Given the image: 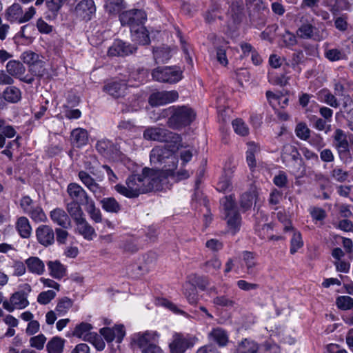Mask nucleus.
I'll return each mask as SVG.
<instances>
[{
	"instance_id": "f257e3e1",
	"label": "nucleus",
	"mask_w": 353,
	"mask_h": 353,
	"mask_svg": "<svg viewBox=\"0 0 353 353\" xmlns=\"http://www.w3.org/2000/svg\"><path fill=\"white\" fill-rule=\"evenodd\" d=\"M165 179L161 178V173L150 168H145L140 174L130 175L125 183H119L114 190L127 198H136L141 194L150 191H160L163 189Z\"/></svg>"
},
{
	"instance_id": "f03ea898",
	"label": "nucleus",
	"mask_w": 353,
	"mask_h": 353,
	"mask_svg": "<svg viewBox=\"0 0 353 353\" xmlns=\"http://www.w3.org/2000/svg\"><path fill=\"white\" fill-rule=\"evenodd\" d=\"M168 147H154L150 154L151 163L157 168V169L152 170L160 172L161 178L165 179V181L166 177L163 176V173L165 171L177 168L178 159L174 154V152L179 150V148H173L171 144L168 145Z\"/></svg>"
},
{
	"instance_id": "7ed1b4c3",
	"label": "nucleus",
	"mask_w": 353,
	"mask_h": 353,
	"mask_svg": "<svg viewBox=\"0 0 353 353\" xmlns=\"http://www.w3.org/2000/svg\"><path fill=\"white\" fill-rule=\"evenodd\" d=\"M161 117H168L167 124L174 130H181L190 125L195 119L196 114L190 107L185 105H172L162 110Z\"/></svg>"
},
{
	"instance_id": "20e7f679",
	"label": "nucleus",
	"mask_w": 353,
	"mask_h": 353,
	"mask_svg": "<svg viewBox=\"0 0 353 353\" xmlns=\"http://www.w3.org/2000/svg\"><path fill=\"white\" fill-rule=\"evenodd\" d=\"M160 334L154 330L134 333L131 336V344L141 350V353H164L158 345Z\"/></svg>"
},
{
	"instance_id": "39448f33",
	"label": "nucleus",
	"mask_w": 353,
	"mask_h": 353,
	"mask_svg": "<svg viewBox=\"0 0 353 353\" xmlns=\"http://www.w3.org/2000/svg\"><path fill=\"white\" fill-rule=\"evenodd\" d=\"M144 139L171 144L173 148H182L181 137L169 130L157 126L148 127L143 134Z\"/></svg>"
},
{
	"instance_id": "423d86ee",
	"label": "nucleus",
	"mask_w": 353,
	"mask_h": 353,
	"mask_svg": "<svg viewBox=\"0 0 353 353\" xmlns=\"http://www.w3.org/2000/svg\"><path fill=\"white\" fill-rule=\"evenodd\" d=\"M221 203L223 207L228 232L235 234L240 230L242 222L241 214L236 206L235 199L233 195L225 196L221 200Z\"/></svg>"
},
{
	"instance_id": "0eeeda50",
	"label": "nucleus",
	"mask_w": 353,
	"mask_h": 353,
	"mask_svg": "<svg viewBox=\"0 0 353 353\" xmlns=\"http://www.w3.org/2000/svg\"><path fill=\"white\" fill-rule=\"evenodd\" d=\"M300 21L301 25L296 31V34L299 39H310L319 42L327 38L328 33L323 23H321L316 26L313 23V19L309 21L307 19L304 20L303 17L301 18Z\"/></svg>"
},
{
	"instance_id": "6e6552de",
	"label": "nucleus",
	"mask_w": 353,
	"mask_h": 353,
	"mask_svg": "<svg viewBox=\"0 0 353 353\" xmlns=\"http://www.w3.org/2000/svg\"><path fill=\"white\" fill-rule=\"evenodd\" d=\"M182 70L179 67L160 66L152 71V79L158 82L176 83L183 77Z\"/></svg>"
},
{
	"instance_id": "1a4fd4ad",
	"label": "nucleus",
	"mask_w": 353,
	"mask_h": 353,
	"mask_svg": "<svg viewBox=\"0 0 353 353\" xmlns=\"http://www.w3.org/2000/svg\"><path fill=\"white\" fill-rule=\"evenodd\" d=\"M283 161H290L287 165L292 174L301 175L305 172L303 161L297 148L292 145L287 144L284 145L281 156Z\"/></svg>"
},
{
	"instance_id": "9d476101",
	"label": "nucleus",
	"mask_w": 353,
	"mask_h": 353,
	"mask_svg": "<svg viewBox=\"0 0 353 353\" xmlns=\"http://www.w3.org/2000/svg\"><path fill=\"white\" fill-rule=\"evenodd\" d=\"M119 19L123 26H127L131 30L144 26L147 16L142 10L132 9L122 12Z\"/></svg>"
},
{
	"instance_id": "9b49d317",
	"label": "nucleus",
	"mask_w": 353,
	"mask_h": 353,
	"mask_svg": "<svg viewBox=\"0 0 353 353\" xmlns=\"http://www.w3.org/2000/svg\"><path fill=\"white\" fill-rule=\"evenodd\" d=\"M35 13L36 10L32 6L23 12L22 7L19 3H14L7 8L5 17L10 23H23L30 21Z\"/></svg>"
},
{
	"instance_id": "f8f14e48",
	"label": "nucleus",
	"mask_w": 353,
	"mask_h": 353,
	"mask_svg": "<svg viewBox=\"0 0 353 353\" xmlns=\"http://www.w3.org/2000/svg\"><path fill=\"white\" fill-rule=\"evenodd\" d=\"M194 343V338L190 335L175 332L172 335V340L169 344V347L172 353H184Z\"/></svg>"
},
{
	"instance_id": "ddd939ff",
	"label": "nucleus",
	"mask_w": 353,
	"mask_h": 353,
	"mask_svg": "<svg viewBox=\"0 0 353 353\" xmlns=\"http://www.w3.org/2000/svg\"><path fill=\"white\" fill-rule=\"evenodd\" d=\"M28 294L23 290L13 293L9 300H5L3 303V307L9 312L15 310H22L29 305L28 300Z\"/></svg>"
},
{
	"instance_id": "4468645a",
	"label": "nucleus",
	"mask_w": 353,
	"mask_h": 353,
	"mask_svg": "<svg viewBox=\"0 0 353 353\" xmlns=\"http://www.w3.org/2000/svg\"><path fill=\"white\" fill-rule=\"evenodd\" d=\"M258 262L256 255L249 251H243L240 256L237 269L252 276L257 273Z\"/></svg>"
},
{
	"instance_id": "2eb2a0df",
	"label": "nucleus",
	"mask_w": 353,
	"mask_h": 353,
	"mask_svg": "<svg viewBox=\"0 0 353 353\" xmlns=\"http://www.w3.org/2000/svg\"><path fill=\"white\" fill-rule=\"evenodd\" d=\"M178 99L179 93L176 90L158 91L150 95L148 101L152 106H159L173 103Z\"/></svg>"
},
{
	"instance_id": "dca6fc26",
	"label": "nucleus",
	"mask_w": 353,
	"mask_h": 353,
	"mask_svg": "<svg viewBox=\"0 0 353 353\" xmlns=\"http://www.w3.org/2000/svg\"><path fill=\"white\" fill-rule=\"evenodd\" d=\"M136 50L134 46L118 39L110 46L108 54L110 57H125L133 54Z\"/></svg>"
},
{
	"instance_id": "f3484780",
	"label": "nucleus",
	"mask_w": 353,
	"mask_h": 353,
	"mask_svg": "<svg viewBox=\"0 0 353 353\" xmlns=\"http://www.w3.org/2000/svg\"><path fill=\"white\" fill-rule=\"evenodd\" d=\"M99 333L107 343H111L115 340L117 343H121L125 336V327L121 324L115 325L113 327H102L100 329Z\"/></svg>"
},
{
	"instance_id": "a211bd4d",
	"label": "nucleus",
	"mask_w": 353,
	"mask_h": 353,
	"mask_svg": "<svg viewBox=\"0 0 353 353\" xmlns=\"http://www.w3.org/2000/svg\"><path fill=\"white\" fill-rule=\"evenodd\" d=\"M67 192L72 201L85 205L90 199L85 190L76 183H70L67 187Z\"/></svg>"
},
{
	"instance_id": "6ab92c4d",
	"label": "nucleus",
	"mask_w": 353,
	"mask_h": 353,
	"mask_svg": "<svg viewBox=\"0 0 353 353\" xmlns=\"http://www.w3.org/2000/svg\"><path fill=\"white\" fill-rule=\"evenodd\" d=\"M78 16L85 21L91 19L96 12V6L93 0H82L75 7Z\"/></svg>"
},
{
	"instance_id": "aec40b11",
	"label": "nucleus",
	"mask_w": 353,
	"mask_h": 353,
	"mask_svg": "<svg viewBox=\"0 0 353 353\" xmlns=\"http://www.w3.org/2000/svg\"><path fill=\"white\" fill-rule=\"evenodd\" d=\"M36 236L38 242L44 245H52L54 241V233L52 228L47 225H41L36 230Z\"/></svg>"
},
{
	"instance_id": "412c9836",
	"label": "nucleus",
	"mask_w": 353,
	"mask_h": 353,
	"mask_svg": "<svg viewBox=\"0 0 353 353\" xmlns=\"http://www.w3.org/2000/svg\"><path fill=\"white\" fill-rule=\"evenodd\" d=\"M50 216L53 223L63 228H68L70 225V217L63 209L57 208L52 210Z\"/></svg>"
},
{
	"instance_id": "4be33fe9",
	"label": "nucleus",
	"mask_w": 353,
	"mask_h": 353,
	"mask_svg": "<svg viewBox=\"0 0 353 353\" xmlns=\"http://www.w3.org/2000/svg\"><path fill=\"white\" fill-rule=\"evenodd\" d=\"M77 225V230L85 239L92 241L97 236L94 229L84 218L81 221L75 223Z\"/></svg>"
},
{
	"instance_id": "5701e85b",
	"label": "nucleus",
	"mask_w": 353,
	"mask_h": 353,
	"mask_svg": "<svg viewBox=\"0 0 353 353\" xmlns=\"http://www.w3.org/2000/svg\"><path fill=\"white\" fill-rule=\"evenodd\" d=\"M70 137L72 145L77 148H81L88 142V133L83 128L74 129Z\"/></svg>"
},
{
	"instance_id": "b1692460",
	"label": "nucleus",
	"mask_w": 353,
	"mask_h": 353,
	"mask_svg": "<svg viewBox=\"0 0 353 353\" xmlns=\"http://www.w3.org/2000/svg\"><path fill=\"white\" fill-rule=\"evenodd\" d=\"M228 43H229L224 39L221 41L219 39H216L214 42L216 50V60L223 66H226L228 64V60L226 55V48H228Z\"/></svg>"
},
{
	"instance_id": "393cba45",
	"label": "nucleus",
	"mask_w": 353,
	"mask_h": 353,
	"mask_svg": "<svg viewBox=\"0 0 353 353\" xmlns=\"http://www.w3.org/2000/svg\"><path fill=\"white\" fill-rule=\"evenodd\" d=\"M28 272L42 275L45 272V264L39 257L30 256L25 261Z\"/></svg>"
},
{
	"instance_id": "a878e982",
	"label": "nucleus",
	"mask_w": 353,
	"mask_h": 353,
	"mask_svg": "<svg viewBox=\"0 0 353 353\" xmlns=\"http://www.w3.org/2000/svg\"><path fill=\"white\" fill-rule=\"evenodd\" d=\"M79 177L81 181L88 188V190L95 195L100 194L102 192V188L101 186L86 172L80 171L79 172Z\"/></svg>"
},
{
	"instance_id": "bb28decb",
	"label": "nucleus",
	"mask_w": 353,
	"mask_h": 353,
	"mask_svg": "<svg viewBox=\"0 0 353 353\" xmlns=\"http://www.w3.org/2000/svg\"><path fill=\"white\" fill-rule=\"evenodd\" d=\"M352 0H330L327 2V6L330 12L336 15L343 10L350 11L352 4L350 3Z\"/></svg>"
},
{
	"instance_id": "cd10ccee",
	"label": "nucleus",
	"mask_w": 353,
	"mask_h": 353,
	"mask_svg": "<svg viewBox=\"0 0 353 353\" xmlns=\"http://www.w3.org/2000/svg\"><path fill=\"white\" fill-rule=\"evenodd\" d=\"M126 84L123 81H112L105 85L103 90L114 98H119L125 93Z\"/></svg>"
},
{
	"instance_id": "c85d7f7f",
	"label": "nucleus",
	"mask_w": 353,
	"mask_h": 353,
	"mask_svg": "<svg viewBox=\"0 0 353 353\" xmlns=\"http://www.w3.org/2000/svg\"><path fill=\"white\" fill-rule=\"evenodd\" d=\"M15 228L23 239H28L32 234V227L28 219L26 216H20L17 219Z\"/></svg>"
},
{
	"instance_id": "c756f323",
	"label": "nucleus",
	"mask_w": 353,
	"mask_h": 353,
	"mask_svg": "<svg viewBox=\"0 0 353 353\" xmlns=\"http://www.w3.org/2000/svg\"><path fill=\"white\" fill-rule=\"evenodd\" d=\"M176 169V168H174V169H171L169 171H165L163 173V176L166 177V181L163 184V188L168 187V184L170 181L172 182H178L189 177V172L186 170H181L175 172Z\"/></svg>"
},
{
	"instance_id": "7c9ffc66",
	"label": "nucleus",
	"mask_w": 353,
	"mask_h": 353,
	"mask_svg": "<svg viewBox=\"0 0 353 353\" xmlns=\"http://www.w3.org/2000/svg\"><path fill=\"white\" fill-rule=\"evenodd\" d=\"M47 266L50 275L54 279H61L66 275V268L59 261H49Z\"/></svg>"
},
{
	"instance_id": "2f4dec72",
	"label": "nucleus",
	"mask_w": 353,
	"mask_h": 353,
	"mask_svg": "<svg viewBox=\"0 0 353 353\" xmlns=\"http://www.w3.org/2000/svg\"><path fill=\"white\" fill-rule=\"evenodd\" d=\"M208 336L210 341L215 342L221 347L225 346L229 340L227 332L221 327L212 329Z\"/></svg>"
},
{
	"instance_id": "473e14b6",
	"label": "nucleus",
	"mask_w": 353,
	"mask_h": 353,
	"mask_svg": "<svg viewBox=\"0 0 353 353\" xmlns=\"http://www.w3.org/2000/svg\"><path fill=\"white\" fill-rule=\"evenodd\" d=\"M66 0H46L47 10L46 17L49 20L54 19Z\"/></svg>"
},
{
	"instance_id": "72a5a7b5",
	"label": "nucleus",
	"mask_w": 353,
	"mask_h": 353,
	"mask_svg": "<svg viewBox=\"0 0 353 353\" xmlns=\"http://www.w3.org/2000/svg\"><path fill=\"white\" fill-rule=\"evenodd\" d=\"M97 151L106 158H111L117 150L116 146L108 139H101L96 144Z\"/></svg>"
},
{
	"instance_id": "f704fd0d",
	"label": "nucleus",
	"mask_w": 353,
	"mask_h": 353,
	"mask_svg": "<svg viewBox=\"0 0 353 353\" xmlns=\"http://www.w3.org/2000/svg\"><path fill=\"white\" fill-rule=\"evenodd\" d=\"M93 327L90 323L81 322L77 325L72 332V335L86 341V339L90 338L94 332H91Z\"/></svg>"
},
{
	"instance_id": "c9c22d12",
	"label": "nucleus",
	"mask_w": 353,
	"mask_h": 353,
	"mask_svg": "<svg viewBox=\"0 0 353 353\" xmlns=\"http://www.w3.org/2000/svg\"><path fill=\"white\" fill-rule=\"evenodd\" d=\"M132 40L140 45H147L150 43L148 31L145 26L130 30Z\"/></svg>"
},
{
	"instance_id": "e433bc0d",
	"label": "nucleus",
	"mask_w": 353,
	"mask_h": 353,
	"mask_svg": "<svg viewBox=\"0 0 353 353\" xmlns=\"http://www.w3.org/2000/svg\"><path fill=\"white\" fill-rule=\"evenodd\" d=\"M6 71L10 76L21 79L26 72V68L19 61L10 60L6 64Z\"/></svg>"
},
{
	"instance_id": "4c0bfd02",
	"label": "nucleus",
	"mask_w": 353,
	"mask_h": 353,
	"mask_svg": "<svg viewBox=\"0 0 353 353\" xmlns=\"http://www.w3.org/2000/svg\"><path fill=\"white\" fill-rule=\"evenodd\" d=\"M318 99L321 102L325 103L327 105L337 108L339 107L340 103L336 97L330 92V90L324 89L319 92Z\"/></svg>"
},
{
	"instance_id": "58836bf2",
	"label": "nucleus",
	"mask_w": 353,
	"mask_h": 353,
	"mask_svg": "<svg viewBox=\"0 0 353 353\" xmlns=\"http://www.w3.org/2000/svg\"><path fill=\"white\" fill-rule=\"evenodd\" d=\"M260 151L259 146L254 142L248 143V150L246 151V161L251 170L256 167L255 155Z\"/></svg>"
},
{
	"instance_id": "ea45409f",
	"label": "nucleus",
	"mask_w": 353,
	"mask_h": 353,
	"mask_svg": "<svg viewBox=\"0 0 353 353\" xmlns=\"http://www.w3.org/2000/svg\"><path fill=\"white\" fill-rule=\"evenodd\" d=\"M259 344L252 340L245 339L239 345L236 353H258Z\"/></svg>"
},
{
	"instance_id": "a19ab883",
	"label": "nucleus",
	"mask_w": 353,
	"mask_h": 353,
	"mask_svg": "<svg viewBox=\"0 0 353 353\" xmlns=\"http://www.w3.org/2000/svg\"><path fill=\"white\" fill-rule=\"evenodd\" d=\"M81 205H83L80 203L73 201L67 204V210L75 223L84 219Z\"/></svg>"
},
{
	"instance_id": "79ce46f5",
	"label": "nucleus",
	"mask_w": 353,
	"mask_h": 353,
	"mask_svg": "<svg viewBox=\"0 0 353 353\" xmlns=\"http://www.w3.org/2000/svg\"><path fill=\"white\" fill-rule=\"evenodd\" d=\"M255 230L261 239H269L274 241H279L282 239L281 236L270 235L269 232L272 231L273 228L271 224L265 223L261 227L259 225H256Z\"/></svg>"
},
{
	"instance_id": "37998d69",
	"label": "nucleus",
	"mask_w": 353,
	"mask_h": 353,
	"mask_svg": "<svg viewBox=\"0 0 353 353\" xmlns=\"http://www.w3.org/2000/svg\"><path fill=\"white\" fill-rule=\"evenodd\" d=\"M65 339L54 336L48 341L46 348L48 353H63L65 345Z\"/></svg>"
},
{
	"instance_id": "c03bdc74",
	"label": "nucleus",
	"mask_w": 353,
	"mask_h": 353,
	"mask_svg": "<svg viewBox=\"0 0 353 353\" xmlns=\"http://www.w3.org/2000/svg\"><path fill=\"white\" fill-rule=\"evenodd\" d=\"M154 59L157 63H163L170 59L172 55L168 47H159L153 50Z\"/></svg>"
},
{
	"instance_id": "a18cd8bd",
	"label": "nucleus",
	"mask_w": 353,
	"mask_h": 353,
	"mask_svg": "<svg viewBox=\"0 0 353 353\" xmlns=\"http://www.w3.org/2000/svg\"><path fill=\"white\" fill-rule=\"evenodd\" d=\"M334 140L336 150H344L350 148L347 135L341 129H336L334 133Z\"/></svg>"
},
{
	"instance_id": "49530a36",
	"label": "nucleus",
	"mask_w": 353,
	"mask_h": 353,
	"mask_svg": "<svg viewBox=\"0 0 353 353\" xmlns=\"http://www.w3.org/2000/svg\"><path fill=\"white\" fill-rule=\"evenodd\" d=\"M183 294L190 304L195 305L199 299L196 288L188 283L183 285Z\"/></svg>"
},
{
	"instance_id": "de8ad7c7",
	"label": "nucleus",
	"mask_w": 353,
	"mask_h": 353,
	"mask_svg": "<svg viewBox=\"0 0 353 353\" xmlns=\"http://www.w3.org/2000/svg\"><path fill=\"white\" fill-rule=\"evenodd\" d=\"M102 208L106 212L118 213L121 210V205L113 197L103 198L101 201Z\"/></svg>"
},
{
	"instance_id": "09e8293b",
	"label": "nucleus",
	"mask_w": 353,
	"mask_h": 353,
	"mask_svg": "<svg viewBox=\"0 0 353 353\" xmlns=\"http://www.w3.org/2000/svg\"><path fill=\"white\" fill-rule=\"evenodd\" d=\"M85 209L90 219L96 223L102 221V215L99 208H96L94 201L91 199L85 205Z\"/></svg>"
},
{
	"instance_id": "8fccbe9b",
	"label": "nucleus",
	"mask_w": 353,
	"mask_h": 353,
	"mask_svg": "<svg viewBox=\"0 0 353 353\" xmlns=\"http://www.w3.org/2000/svg\"><path fill=\"white\" fill-rule=\"evenodd\" d=\"M73 305V301L68 297H63L58 300L55 312L59 316H64Z\"/></svg>"
},
{
	"instance_id": "3c124183",
	"label": "nucleus",
	"mask_w": 353,
	"mask_h": 353,
	"mask_svg": "<svg viewBox=\"0 0 353 353\" xmlns=\"http://www.w3.org/2000/svg\"><path fill=\"white\" fill-rule=\"evenodd\" d=\"M156 305L165 307L176 314L186 315L185 312L179 309L177 305L165 298H158L156 300Z\"/></svg>"
},
{
	"instance_id": "603ef678",
	"label": "nucleus",
	"mask_w": 353,
	"mask_h": 353,
	"mask_svg": "<svg viewBox=\"0 0 353 353\" xmlns=\"http://www.w3.org/2000/svg\"><path fill=\"white\" fill-rule=\"evenodd\" d=\"M6 101L10 103H17L21 99V91L14 86L7 87L3 93Z\"/></svg>"
},
{
	"instance_id": "864d4df0",
	"label": "nucleus",
	"mask_w": 353,
	"mask_h": 353,
	"mask_svg": "<svg viewBox=\"0 0 353 353\" xmlns=\"http://www.w3.org/2000/svg\"><path fill=\"white\" fill-rule=\"evenodd\" d=\"M222 263L218 256H214L212 259L207 261L202 265V268L205 272L214 274L220 270Z\"/></svg>"
},
{
	"instance_id": "5fc2aeb1",
	"label": "nucleus",
	"mask_w": 353,
	"mask_h": 353,
	"mask_svg": "<svg viewBox=\"0 0 353 353\" xmlns=\"http://www.w3.org/2000/svg\"><path fill=\"white\" fill-rule=\"evenodd\" d=\"M187 283L192 285L196 288V287L199 288L201 290H205L209 285L208 280L205 276L197 274L190 275Z\"/></svg>"
},
{
	"instance_id": "6e6d98bb",
	"label": "nucleus",
	"mask_w": 353,
	"mask_h": 353,
	"mask_svg": "<svg viewBox=\"0 0 353 353\" xmlns=\"http://www.w3.org/2000/svg\"><path fill=\"white\" fill-rule=\"evenodd\" d=\"M28 215L36 223L46 222L48 220L43 208L39 204H36Z\"/></svg>"
},
{
	"instance_id": "4d7b16f0",
	"label": "nucleus",
	"mask_w": 353,
	"mask_h": 353,
	"mask_svg": "<svg viewBox=\"0 0 353 353\" xmlns=\"http://www.w3.org/2000/svg\"><path fill=\"white\" fill-rule=\"evenodd\" d=\"M292 230L293 231V235L290 241V253L294 254L303 247V241L300 232L294 229Z\"/></svg>"
},
{
	"instance_id": "13d9d810",
	"label": "nucleus",
	"mask_w": 353,
	"mask_h": 353,
	"mask_svg": "<svg viewBox=\"0 0 353 353\" xmlns=\"http://www.w3.org/2000/svg\"><path fill=\"white\" fill-rule=\"evenodd\" d=\"M256 199V194L254 191L245 192L241 195L240 204L241 207L247 210L250 208Z\"/></svg>"
},
{
	"instance_id": "bf43d9fd",
	"label": "nucleus",
	"mask_w": 353,
	"mask_h": 353,
	"mask_svg": "<svg viewBox=\"0 0 353 353\" xmlns=\"http://www.w3.org/2000/svg\"><path fill=\"white\" fill-rule=\"evenodd\" d=\"M232 125L235 133L241 137H245L249 134V128L241 119H236L232 121Z\"/></svg>"
},
{
	"instance_id": "052dcab7",
	"label": "nucleus",
	"mask_w": 353,
	"mask_h": 353,
	"mask_svg": "<svg viewBox=\"0 0 353 353\" xmlns=\"http://www.w3.org/2000/svg\"><path fill=\"white\" fill-rule=\"evenodd\" d=\"M297 35L286 30L281 36V41L287 48H292L297 44Z\"/></svg>"
},
{
	"instance_id": "680f3d73",
	"label": "nucleus",
	"mask_w": 353,
	"mask_h": 353,
	"mask_svg": "<svg viewBox=\"0 0 353 353\" xmlns=\"http://www.w3.org/2000/svg\"><path fill=\"white\" fill-rule=\"evenodd\" d=\"M325 57L330 61L334 62L341 60L345 54L342 50L337 48L325 49L324 52Z\"/></svg>"
},
{
	"instance_id": "e2e57ef3",
	"label": "nucleus",
	"mask_w": 353,
	"mask_h": 353,
	"mask_svg": "<svg viewBox=\"0 0 353 353\" xmlns=\"http://www.w3.org/2000/svg\"><path fill=\"white\" fill-rule=\"evenodd\" d=\"M336 304L342 310L353 308V299L349 296H340L336 299Z\"/></svg>"
},
{
	"instance_id": "0e129e2a",
	"label": "nucleus",
	"mask_w": 353,
	"mask_h": 353,
	"mask_svg": "<svg viewBox=\"0 0 353 353\" xmlns=\"http://www.w3.org/2000/svg\"><path fill=\"white\" fill-rule=\"evenodd\" d=\"M86 341L91 343L97 351H102L105 347V343L101 336L96 332H93L90 338L86 339Z\"/></svg>"
},
{
	"instance_id": "69168bd1",
	"label": "nucleus",
	"mask_w": 353,
	"mask_h": 353,
	"mask_svg": "<svg viewBox=\"0 0 353 353\" xmlns=\"http://www.w3.org/2000/svg\"><path fill=\"white\" fill-rule=\"evenodd\" d=\"M0 133L8 138L14 137L17 132L15 129L10 125L8 124L3 119H0Z\"/></svg>"
},
{
	"instance_id": "338daca9",
	"label": "nucleus",
	"mask_w": 353,
	"mask_h": 353,
	"mask_svg": "<svg viewBox=\"0 0 353 353\" xmlns=\"http://www.w3.org/2000/svg\"><path fill=\"white\" fill-rule=\"evenodd\" d=\"M21 59L28 65H34L39 61V54L31 50L23 52L21 55Z\"/></svg>"
},
{
	"instance_id": "774afa93",
	"label": "nucleus",
	"mask_w": 353,
	"mask_h": 353,
	"mask_svg": "<svg viewBox=\"0 0 353 353\" xmlns=\"http://www.w3.org/2000/svg\"><path fill=\"white\" fill-rule=\"evenodd\" d=\"M56 296V292L50 290L42 292L37 296V302L41 305L48 304Z\"/></svg>"
}]
</instances>
